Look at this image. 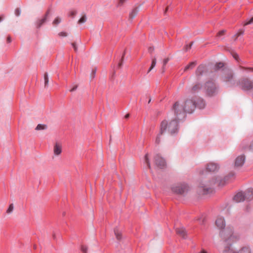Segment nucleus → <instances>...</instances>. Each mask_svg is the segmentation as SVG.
<instances>
[{
  "mask_svg": "<svg viewBox=\"0 0 253 253\" xmlns=\"http://www.w3.org/2000/svg\"><path fill=\"white\" fill-rule=\"evenodd\" d=\"M225 182V180L219 177H216V179L213 178L208 182L202 181L199 185L198 191L201 194H207L212 192L213 187L215 185L218 186H223Z\"/></svg>",
  "mask_w": 253,
  "mask_h": 253,
  "instance_id": "f257e3e1",
  "label": "nucleus"
},
{
  "mask_svg": "<svg viewBox=\"0 0 253 253\" xmlns=\"http://www.w3.org/2000/svg\"><path fill=\"white\" fill-rule=\"evenodd\" d=\"M185 111L182 101L176 102L173 105L172 108V113L173 117L177 120H180L184 116Z\"/></svg>",
  "mask_w": 253,
  "mask_h": 253,
  "instance_id": "f03ea898",
  "label": "nucleus"
},
{
  "mask_svg": "<svg viewBox=\"0 0 253 253\" xmlns=\"http://www.w3.org/2000/svg\"><path fill=\"white\" fill-rule=\"evenodd\" d=\"M178 120L173 117L172 113H169L168 116L167 120H164L168 122L166 132H168L171 134L176 133L178 129Z\"/></svg>",
  "mask_w": 253,
  "mask_h": 253,
  "instance_id": "7ed1b4c3",
  "label": "nucleus"
},
{
  "mask_svg": "<svg viewBox=\"0 0 253 253\" xmlns=\"http://www.w3.org/2000/svg\"><path fill=\"white\" fill-rule=\"evenodd\" d=\"M219 235L221 239L224 242L229 243L233 241V230L231 227L224 228L220 231Z\"/></svg>",
  "mask_w": 253,
  "mask_h": 253,
  "instance_id": "20e7f679",
  "label": "nucleus"
},
{
  "mask_svg": "<svg viewBox=\"0 0 253 253\" xmlns=\"http://www.w3.org/2000/svg\"><path fill=\"white\" fill-rule=\"evenodd\" d=\"M222 80L229 85H234L236 84L233 72L231 70H224Z\"/></svg>",
  "mask_w": 253,
  "mask_h": 253,
  "instance_id": "39448f33",
  "label": "nucleus"
},
{
  "mask_svg": "<svg viewBox=\"0 0 253 253\" xmlns=\"http://www.w3.org/2000/svg\"><path fill=\"white\" fill-rule=\"evenodd\" d=\"M205 88L206 94L210 96L215 95L217 91L215 84L212 81L207 82L205 84Z\"/></svg>",
  "mask_w": 253,
  "mask_h": 253,
  "instance_id": "423d86ee",
  "label": "nucleus"
},
{
  "mask_svg": "<svg viewBox=\"0 0 253 253\" xmlns=\"http://www.w3.org/2000/svg\"><path fill=\"white\" fill-rule=\"evenodd\" d=\"M186 113H191L195 110L196 105V101L192 99H187L184 101H182Z\"/></svg>",
  "mask_w": 253,
  "mask_h": 253,
  "instance_id": "0eeeda50",
  "label": "nucleus"
},
{
  "mask_svg": "<svg viewBox=\"0 0 253 253\" xmlns=\"http://www.w3.org/2000/svg\"><path fill=\"white\" fill-rule=\"evenodd\" d=\"M240 88L244 90H249L253 88V83L250 79L245 78L242 79L239 83Z\"/></svg>",
  "mask_w": 253,
  "mask_h": 253,
  "instance_id": "6e6552de",
  "label": "nucleus"
},
{
  "mask_svg": "<svg viewBox=\"0 0 253 253\" xmlns=\"http://www.w3.org/2000/svg\"><path fill=\"white\" fill-rule=\"evenodd\" d=\"M171 190L175 193L182 194L188 190V187L185 184H179L173 186Z\"/></svg>",
  "mask_w": 253,
  "mask_h": 253,
  "instance_id": "1a4fd4ad",
  "label": "nucleus"
},
{
  "mask_svg": "<svg viewBox=\"0 0 253 253\" xmlns=\"http://www.w3.org/2000/svg\"><path fill=\"white\" fill-rule=\"evenodd\" d=\"M168 126V122L165 121H163L161 124L160 132L157 135L155 142L156 144H159L161 142V137L164 133L166 132V130Z\"/></svg>",
  "mask_w": 253,
  "mask_h": 253,
  "instance_id": "9d476101",
  "label": "nucleus"
},
{
  "mask_svg": "<svg viewBox=\"0 0 253 253\" xmlns=\"http://www.w3.org/2000/svg\"><path fill=\"white\" fill-rule=\"evenodd\" d=\"M155 163L156 165L160 168H164L166 165L165 160L160 155H157L155 158Z\"/></svg>",
  "mask_w": 253,
  "mask_h": 253,
  "instance_id": "9b49d317",
  "label": "nucleus"
},
{
  "mask_svg": "<svg viewBox=\"0 0 253 253\" xmlns=\"http://www.w3.org/2000/svg\"><path fill=\"white\" fill-rule=\"evenodd\" d=\"M53 153L56 156H59L62 153V145L59 142H56L53 146Z\"/></svg>",
  "mask_w": 253,
  "mask_h": 253,
  "instance_id": "f8f14e48",
  "label": "nucleus"
},
{
  "mask_svg": "<svg viewBox=\"0 0 253 253\" xmlns=\"http://www.w3.org/2000/svg\"><path fill=\"white\" fill-rule=\"evenodd\" d=\"M49 12V11H47L45 15L42 18L38 19L36 21V25L37 28H40L46 22Z\"/></svg>",
  "mask_w": 253,
  "mask_h": 253,
  "instance_id": "ddd939ff",
  "label": "nucleus"
},
{
  "mask_svg": "<svg viewBox=\"0 0 253 253\" xmlns=\"http://www.w3.org/2000/svg\"><path fill=\"white\" fill-rule=\"evenodd\" d=\"M219 169V166L214 163H210L207 166V169L209 171H215Z\"/></svg>",
  "mask_w": 253,
  "mask_h": 253,
  "instance_id": "4468645a",
  "label": "nucleus"
},
{
  "mask_svg": "<svg viewBox=\"0 0 253 253\" xmlns=\"http://www.w3.org/2000/svg\"><path fill=\"white\" fill-rule=\"evenodd\" d=\"M215 224L218 228H223L225 226L224 219L222 217H218L215 221Z\"/></svg>",
  "mask_w": 253,
  "mask_h": 253,
  "instance_id": "2eb2a0df",
  "label": "nucleus"
},
{
  "mask_svg": "<svg viewBox=\"0 0 253 253\" xmlns=\"http://www.w3.org/2000/svg\"><path fill=\"white\" fill-rule=\"evenodd\" d=\"M245 161V157L244 155L238 156L236 160L235 165L236 167H241L244 164Z\"/></svg>",
  "mask_w": 253,
  "mask_h": 253,
  "instance_id": "dca6fc26",
  "label": "nucleus"
},
{
  "mask_svg": "<svg viewBox=\"0 0 253 253\" xmlns=\"http://www.w3.org/2000/svg\"><path fill=\"white\" fill-rule=\"evenodd\" d=\"M246 200L245 193L242 192L238 193L234 197V200L236 202H240Z\"/></svg>",
  "mask_w": 253,
  "mask_h": 253,
  "instance_id": "f3484780",
  "label": "nucleus"
},
{
  "mask_svg": "<svg viewBox=\"0 0 253 253\" xmlns=\"http://www.w3.org/2000/svg\"><path fill=\"white\" fill-rule=\"evenodd\" d=\"M245 193L246 200H252L253 199V189H248Z\"/></svg>",
  "mask_w": 253,
  "mask_h": 253,
  "instance_id": "a211bd4d",
  "label": "nucleus"
},
{
  "mask_svg": "<svg viewBox=\"0 0 253 253\" xmlns=\"http://www.w3.org/2000/svg\"><path fill=\"white\" fill-rule=\"evenodd\" d=\"M176 233L181 237L183 238H185L186 237V232L185 229L183 227L181 228H177L175 229Z\"/></svg>",
  "mask_w": 253,
  "mask_h": 253,
  "instance_id": "6ab92c4d",
  "label": "nucleus"
},
{
  "mask_svg": "<svg viewBox=\"0 0 253 253\" xmlns=\"http://www.w3.org/2000/svg\"><path fill=\"white\" fill-rule=\"evenodd\" d=\"M201 88V85L200 84L197 83L194 84L190 89L189 92L194 93L198 91Z\"/></svg>",
  "mask_w": 253,
  "mask_h": 253,
  "instance_id": "aec40b11",
  "label": "nucleus"
},
{
  "mask_svg": "<svg viewBox=\"0 0 253 253\" xmlns=\"http://www.w3.org/2000/svg\"><path fill=\"white\" fill-rule=\"evenodd\" d=\"M205 70V68L204 65H201L199 66L196 70V75L199 76V75H202V73L204 72Z\"/></svg>",
  "mask_w": 253,
  "mask_h": 253,
  "instance_id": "412c9836",
  "label": "nucleus"
},
{
  "mask_svg": "<svg viewBox=\"0 0 253 253\" xmlns=\"http://www.w3.org/2000/svg\"><path fill=\"white\" fill-rule=\"evenodd\" d=\"M138 12V9L137 7L134 8L130 13H129V18L133 19L135 17Z\"/></svg>",
  "mask_w": 253,
  "mask_h": 253,
  "instance_id": "4be33fe9",
  "label": "nucleus"
},
{
  "mask_svg": "<svg viewBox=\"0 0 253 253\" xmlns=\"http://www.w3.org/2000/svg\"><path fill=\"white\" fill-rule=\"evenodd\" d=\"M196 105L200 109H203L205 106V103L203 99H199L198 102L196 103Z\"/></svg>",
  "mask_w": 253,
  "mask_h": 253,
  "instance_id": "5701e85b",
  "label": "nucleus"
},
{
  "mask_svg": "<svg viewBox=\"0 0 253 253\" xmlns=\"http://www.w3.org/2000/svg\"><path fill=\"white\" fill-rule=\"evenodd\" d=\"M114 233L117 240H120L122 239V233L117 228L114 229Z\"/></svg>",
  "mask_w": 253,
  "mask_h": 253,
  "instance_id": "b1692460",
  "label": "nucleus"
},
{
  "mask_svg": "<svg viewBox=\"0 0 253 253\" xmlns=\"http://www.w3.org/2000/svg\"><path fill=\"white\" fill-rule=\"evenodd\" d=\"M196 65V63L195 62H191L189 65H187L184 68V71H187L189 69H191L193 68Z\"/></svg>",
  "mask_w": 253,
  "mask_h": 253,
  "instance_id": "393cba45",
  "label": "nucleus"
},
{
  "mask_svg": "<svg viewBox=\"0 0 253 253\" xmlns=\"http://www.w3.org/2000/svg\"><path fill=\"white\" fill-rule=\"evenodd\" d=\"M144 161H145V163H146V164L147 165L148 168L149 169H150L151 166H150V161H149V159L148 154H146L145 155V158H144Z\"/></svg>",
  "mask_w": 253,
  "mask_h": 253,
  "instance_id": "a878e982",
  "label": "nucleus"
},
{
  "mask_svg": "<svg viewBox=\"0 0 253 253\" xmlns=\"http://www.w3.org/2000/svg\"><path fill=\"white\" fill-rule=\"evenodd\" d=\"M61 22V18L59 17H57L53 20L52 24L54 26H57Z\"/></svg>",
  "mask_w": 253,
  "mask_h": 253,
  "instance_id": "bb28decb",
  "label": "nucleus"
},
{
  "mask_svg": "<svg viewBox=\"0 0 253 253\" xmlns=\"http://www.w3.org/2000/svg\"><path fill=\"white\" fill-rule=\"evenodd\" d=\"M156 58H154L153 59H152V64H151V67H150L148 71V73L150 72L155 66L156 64Z\"/></svg>",
  "mask_w": 253,
  "mask_h": 253,
  "instance_id": "cd10ccee",
  "label": "nucleus"
},
{
  "mask_svg": "<svg viewBox=\"0 0 253 253\" xmlns=\"http://www.w3.org/2000/svg\"><path fill=\"white\" fill-rule=\"evenodd\" d=\"M44 86L46 87L48 85L49 79L47 73H45L44 74Z\"/></svg>",
  "mask_w": 253,
  "mask_h": 253,
  "instance_id": "c85d7f7f",
  "label": "nucleus"
},
{
  "mask_svg": "<svg viewBox=\"0 0 253 253\" xmlns=\"http://www.w3.org/2000/svg\"><path fill=\"white\" fill-rule=\"evenodd\" d=\"M47 128V126L45 125L39 124L36 129L38 130L45 129Z\"/></svg>",
  "mask_w": 253,
  "mask_h": 253,
  "instance_id": "c756f323",
  "label": "nucleus"
},
{
  "mask_svg": "<svg viewBox=\"0 0 253 253\" xmlns=\"http://www.w3.org/2000/svg\"><path fill=\"white\" fill-rule=\"evenodd\" d=\"M86 17L85 15H84L82 16V17L78 21V24H81L83 23H84L86 21Z\"/></svg>",
  "mask_w": 253,
  "mask_h": 253,
  "instance_id": "7c9ffc66",
  "label": "nucleus"
},
{
  "mask_svg": "<svg viewBox=\"0 0 253 253\" xmlns=\"http://www.w3.org/2000/svg\"><path fill=\"white\" fill-rule=\"evenodd\" d=\"M222 253H235L230 247H227L223 251Z\"/></svg>",
  "mask_w": 253,
  "mask_h": 253,
  "instance_id": "2f4dec72",
  "label": "nucleus"
},
{
  "mask_svg": "<svg viewBox=\"0 0 253 253\" xmlns=\"http://www.w3.org/2000/svg\"><path fill=\"white\" fill-rule=\"evenodd\" d=\"M13 209H14L13 204H11L9 205L8 209L6 211V213H8V214L11 213L13 211Z\"/></svg>",
  "mask_w": 253,
  "mask_h": 253,
  "instance_id": "473e14b6",
  "label": "nucleus"
},
{
  "mask_svg": "<svg viewBox=\"0 0 253 253\" xmlns=\"http://www.w3.org/2000/svg\"><path fill=\"white\" fill-rule=\"evenodd\" d=\"M244 33V30L240 29L236 35V38H237L238 37H239V36H240L241 35H243Z\"/></svg>",
  "mask_w": 253,
  "mask_h": 253,
  "instance_id": "72a5a7b5",
  "label": "nucleus"
},
{
  "mask_svg": "<svg viewBox=\"0 0 253 253\" xmlns=\"http://www.w3.org/2000/svg\"><path fill=\"white\" fill-rule=\"evenodd\" d=\"M253 23V17L251 18L249 21H247L244 24V26H246L249 24H251Z\"/></svg>",
  "mask_w": 253,
  "mask_h": 253,
  "instance_id": "f704fd0d",
  "label": "nucleus"
},
{
  "mask_svg": "<svg viewBox=\"0 0 253 253\" xmlns=\"http://www.w3.org/2000/svg\"><path fill=\"white\" fill-rule=\"evenodd\" d=\"M58 35L59 36L62 37H67L68 36V33L64 32H61L58 34Z\"/></svg>",
  "mask_w": 253,
  "mask_h": 253,
  "instance_id": "c9c22d12",
  "label": "nucleus"
},
{
  "mask_svg": "<svg viewBox=\"0 0 253 253\" xmlns=\"http://www.w3.org/2000/svg\"><path fill=\"white\" fill-rule=\"evenodd\" d=\"M81 250L83 253H87V248L84 246H82Z\"/></svg>",
  "mask_w": 253,
  "mask_h": 253,
  "instance_id": "e433bc0d",
  "label": "nucleus"
},
{
  "mask_svg": "<svg viewBox=\"0 0 253 253\" xmlns=\"http://www.w3.org/2000/svg\"><path fill=\"white\" fill-rule=\"evenodd\" d=\"M223 66V64L222 63H217L216 65H215V68L216 69H219L221 67H222Z\"/></svg>",
  "mask_w": 253,
  "mask_h": 253,
  "instance_id": "4c0bfd02",
  "label": "nucleus"
},
{
  "mask_svg": "<svg viewBox=\"0 0 253 253\" xmlns=\"http://www.w3.org/2000/svg\"><path fill=\"white\" fill-rule=\"evenodd\" d=\"M240 68L241 69H244L249 72H253V68H245L242 66H240Z\"/></svg>",
  "mask_w": 253,
  "mask_h": 253,
  "instance_id": "58836bf2",
  "label": "nucleus"
},
{
  "mask_svg": "<svg viewBox=\"0 0 253 253\" xmlns=\"http://www.w3.org/2000/svg\"><path fill=\"white\" fill-rule=\"evenodd\" d=\"M125 54V53H124V54H123V55L122 56V59H121V62L118 64V67L119 68H121L122 67V65H123V62Z\"/></svg>",
  "mask_w": 253,
  "mask_h": 253,
  "instance_id": "ea45409f",
  "label": "nucleus"
},
{
  "mask_svg": "<svg viewBox=\"0 0 253 253\" xmlns=\"http://www.w3.org/2000/svg\"><path fill=\"white\" fill-rule=\"evenodd\" d=\"M20 13H21V11H20V9L17 8L15 9V14L16 16H19L20 15Z\"/></svg>",
  "mask_w": 253,
  "mask_h": 253,
  "instance_id": "a19ab883",
  "label": "nucleus"
},
{
  "mask_svg": "<svg viewBox=\"0 0 253 253\" xmlns=\"http://www.w3.org/2000/svg\"><path fill=\"white\" fill-rule=\"evenodd\" d=\"M169 58H165L164 60H163V66H165L167 63L168 62V61H169Z\"/></svg>",
  "mask_w": 253,
  "mask_h": 253,
  "instance_id": "79ce46f5",
  "label": "nucleus"
},
{
  "mask_svg": "<svg viewBox=\"0 0 253 253\" xmlns=\"http://www.w3.org/2000/svg\"><path fill=\"white\" fill-rule=\"evenodd\" d=\"M78 87V85L77 84H75L74 85V86L70 90V91L71 92H73L74 91H75Z\"/></svg>",
  "mask_w": 253,
  "mask_h": 253,
  "instance_id": "37998d69",
  "label": "nucleus"
},
{
  "mask_svg": "<svg viewBox=\"0 0 253 253\" xmlns=\"http://www.w3.org/2000/svg\"><path fill=\"white\" fill-rule=\"evenodd\" d=\"M76 14V12L75 11H71L69 15L72 17H74Z\"/></svg>",
  "mask_w": 253,
  "mask_h": 253,
  "instance_id": "c03bdc74",
  "label": "nucleus"
},
{
  "mask_svg": "<svg viewBox=\"0 0 253 253\" xmlns=\"http://www.w3.org/2000/svg\"><path fill=\"white\" fill-rule=\"evenodd\" d=\"M249 150H251V151H253V141L251 143V144L249 147Z\"/></svg>",
  "mask_w": 253,
  "mask_h": 253,
  "instance_id": "a18cd8bd",
  "label": "nucleus"
},
{
  "mask_svg": "<svg viewBox=\"0 0 253 253\" xmlns=\"http://www.w3.org/2000/svg\"><path fill=\"white\" fill-rule=\"evenodd\" d=\"M224 33H225L224 31H223H223H220V32H219L218 33L217 36H221L224 35Z\"/></svg>",
  "mask_w": 253,
  "mask_h": 253,
  "instance_id": "49530a36",
  "label": "nucleus"
},
{
  "mask_svg": "<svg viewBox=\"0 0 253 253\" xmlns=\"http://www.w3.org/2000/svg\"><path fill=\"white\" fill-rule=\"evenodd\" d=\"M72 45L74 49V50L77 51V46L75 43H72Z\"/></svg>",
  "mask_w": 253,
  "mask_h": 253,
  "instance_id": "de8ad7c7",
  "label": "nucleus"
},
{
  "mask_svg": "<svg viewBox=\"0 0 253 253\" xmlns=\"http://www.w3.org/2000/svg\"><path fill=\"white\" fill-rule=\"evenodd\" d=\"M233 57L236 59V60H238V55L236 53H233Z\"/></svg>",
  "mask_w": 253,
  "mask_h": 253,
  "instance_id": "09e8293b",
  "label": "nucleus"
},
{
  "mask_svg": "<svg viewBox=\"0 0 253 253\" xmlns=\"http://www.w3.org/2000/svg\"><path fill=\"white\" fill-rule=\"evenodd\" d=\"M192 45V42H191L189 45H187L186 46V50H188V49H190Z\"/></svg>",
  "mask_w": 253,
  "mask_h": 253,
  "instance_id": "8fccbe9b",
  "label": "nucleus"
},
{
  "mask_svg": "<svg viewBox=\"0 0 253 253\" xmlns=\"http://www.w3.org/2000/svg\"><path fill=\"white\" fill-rule=\"evenodd\" d=\"M11 42V38L10 37H8L7 38V42L8 43H10Z\"/></svg>",
  "mask_w": 253,
  "mask_h": 253,
  "instance_id": "3c124183",
  "label": "nucleus"
},
{
  "mask_svg": "<svg viewBox=\"0 0 253 253\" xmlns=\"http://www.w3.org/2000/svg\"><path fill=\"white\" fill-rule=\"evenodd\" d=\"M95 74V70H93L92 72L91 73V76H92V78H93L94 77Z\"/></svg>",
  "mask_w": 253,
  "mask_h": 253,
  "instance_id": "603ef678",
  "label": "nucleus"
},
{
  "mask_svg": "<svg viewBox=\"0 0 253 253\" xmlns=\"http://www.w3.org/2000/svg\"><path fill=\"white\" fill-rule=\"evenodd\" d=\"M125 0H120V3L122 4H123L125 2Z\"/></svg>",
  "mask_w": 253,
  "mask_h": 253,
  "instance_id": "864d4df0",
  "label": "nucleus"
},
{
  "mask_svg": "<svg viewBox=\"0 0 253 253\" xmlns=\"http://www.w3.org/2000/svg\"><path fill=\"white\" fill-rule=\"evenodd\" d=\"M154 49V48L150 47L149 49V50L150 52H152V51H153Z\"/></svg>",
  "mask_w": 253,
  "mask_h": 253,
  "instance_id": "5fc2aeb1",
  "label": "nucleus"
},
{
  "mask_svg": "<svg viewBox=\"0 0 253 253\" xmlns=\"http://www.w3.org/2000/svg\"><path fill=\"white\" fill-rule=\"evenodd\" d=\"M129 114H126V115H125V118L126 119H127V118H129Z\"/></svg>",
  "mask_w": 253,
  "mask_h": 253,
  "instance_id": "6e6d98bb",
  "label": "nucleus"
},
{
  "mask_svg": "<svg viewBox=\"0 0 253 253\" xmlns=\"http://www.w3.org/2000/svg\"><path fill=\"white\" fill-rule=\"evenodd\" d=\"M199 253H207V252L205 250H202Z\"/></svg>",
  "mask_w": 253,
  "mask_h": 253,
  "instance_id": "4d7b16f0",
  "label": "nucleus"
},
{
  "mask_svg": "<svg viewBox=\"0 0 253 253\" xmlns=\"http://www.w3.org/2000/svg\"><path fill=\"white\" fill-rule=\"evenodd\" d=\"M168 10V7H167L165 10V13H166Z\"/></svg>",
  "mask_w": 253,
  "mask_h": 253,
  "instance_id": "13d9d810",
  "label": "nucleus"
},
{
  "mask_svg": "<svg viewBox=\"0 0 253 253\" xmlns=\"http://www.w3.org/2000/svg\"><path fill=\"white\" fill-rule=\"evenodd\" d=\"M151 98H149V101H148V103H149L151 102Z\"/></svg>",
  "mask_w": 253,
  "mask_h": 253,
  "instance_id": "bf43d9fd",
  "label": "nucleus"
}]
</instances>
